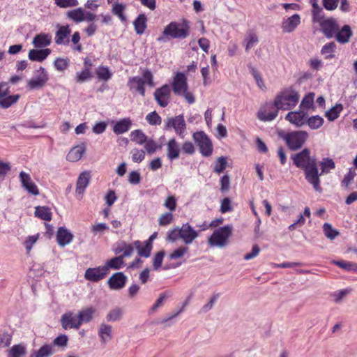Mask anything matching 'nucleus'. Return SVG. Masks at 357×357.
I'll use <instances>...</instances> for the list:
<instances>
[{
    "label": "nucleus",
    "instance_id": "obj_44",
    "mask_svg": "<svg viewBox=\"0 0 357 357\" xmlns=\"http://www.w3.org/2000/svg\"><path fill=\"white\" fill-rule=\"evenodd\" d=\"M126 6L123 3H114L112 8V12L114 15H116L122 22L127 21L126 17L124 14Z\"/></svg>",
    "mask_w": 357,
    "mask_h": 357
},
{
    "label": "nucleus",
    "instance_id": "obj_3",
    "mask_svg": "<svg viewBox=\"0 0 357 357\" xmlns=\"http://www.w3.org/2000/svg\"><path fill=\"white\" fill-rule=\"evenodd\" d=\"M299 99L298 92L290 86L277 94L274 99L275 106L278 109L289 110L297 105Z\"/></svg>",
    "mask_w": 357,
    "mask_h": 357
},
{
    "label": "nucleus",
    "instance_id": "obj_34",
    "mask_svg": "<svg viewBox=\"0 0 357 357\" xmlns=\"http://www.w3.org/2000/svg\"><path fill=\"white\" fill-rule=\"evenodd\" d=\"M85 10L83 8H77L69 10L66 13V16L70 20H73L76 23H79L84 21Z\"/></svg>",
    "mask_w": 357,
    "mask_h": 357
},
{
    "label": "nucleus",
    "instance_id": "obj_46",
    "mask_svg": "<svg viewBox=\"0 0 357 357\" xmlns=\"http://www.w3.org/2000/svg\"><path fill=\"white\" fill-rule=\"evenodd\" d=\"M96 75L100 80L107 81L112 76V72L107 66H100L96 70Z\"/></svg>",
    "mask_w": 357,
    "mask_h": 357
},
{
    "label": "nucleus",
    "instance_id": "obj_13",
    "mask_svg": "<svg viewBox=\"0 0 357 357\" xmlns=\"http://www.w3.org/2000/svg\"><path fill=\"white\" fill-rule=\"evenodd\" d=\"M109 273L107 266H100L96 268H89L84 273V278L92 282H98L104 279Z\"/></svg>",
    "mask_w": 357,
    "mask_h": 357
},
{
    "label": "nucleus",
    "instance_id": "obj_21",
    "mask_svg": "<svg viewBox=\"0 0 357 357\" xmlns=\"http://www.w3.org/2000/svg\"><path fill=\"white\" fill-rule=\"evenodd\" d=\"M20 178L22 183V185L24 188L30 194L33 195H38L39 190L36 185L31 181V176L29 174L24 172L20 173Z\"/></svg>",
    "mask_w": 357,
    "mask_h": 357
},
{
    "label": "nucleus",
    "instance_id": "obj_30",
    "mask_svg": "<svg viewBox=\"0 0 357 357\" xmlns=\"http://www.w3.org/2000/svg\"><path fill=\"white\" fill-rule=\"evenodd\" d=\"M98 335L102 344H106L112 338V327L106 324H101L98 329Z\"/></svg>",
    "mask_w": 357,
    "mask_h": 357
},
{
    "label": "nucleus",
    "instance_id": "obj_42",
    "mask_svg": "<svg viewBox=\"0 0 357 357\" xmlns=\"http://www.w3.org/2000/svg\"><path fill=\"white\" fill-rule=\"evenodd\" d=\"M131 140L137 144H144L147 139V136L141 130H132L130 134Z\"/></svg>",
    "mask_w": 357,
    "mask_h": 357
},
{
    "label": "nucleus",
    "instance_id": "obj_45",
    "mask_svg": "<svg viewBox=\"0 0 357 357\" xmlns=\"http://www.w3.org/2000/svg\"><path fill=\"white\" fill-rule=\"evenodd\" d=\"M124 264L123 257L121 255L115 257L106 262L105 266H107L108 270L109 268L118 270L120 269Z\"/></svg>",
    "mask_w": 357,
    "mask_h": 357
},
{
    "label": "nucleus",
    "instance_id": "obj_63",
    "mask_svg": "<svg viewBox=\"0 0 357 357\" xmlns=\"http://www.w3.org/2000/svg\"><path fill=\"white\" fill-rule=\"evenodd\" d=\"M188 251V248L181 246L169 255L170 259H176L182 257Z\"/></svg>",
    "mask_w": 357,
    "mask_h": 357
},
{
    "label": "nucleus",
    "instance_id": "obj_52",
    "mask_svg": "<svg viewBox=\"0 0 357 357\" xmlns=\"http://www.w3.org/2000/svg\"><path fill=\"white\" fill-rule=\"evenodd\" d=\"M307 125L312 128V129H318L321 126H322L324 123V119L322 117L317 115L311 116L308 119Z\"/></svg>",
    "mask_w": 357,
    "mask_h": 357
},
{
    "label": "nucleus",
    "instance_id": "obj_25",
    "mask_svg": "<svg viewBox=\"0 0 357 357\" xmlns=\"http://www.w3.org/2000/svg\"><path fill=\"white\" fill-rule=\"evenodd\" d=\"M51 50L48 48L41 50H30L28 54L29 59L33 61L42 62L50 54Z\"/></svg>",
    "mask_w": 357,
    "mask_h": 357
},
{
    "label": "nucleus",
    "instance_id": "obj_11",
    "mask_svg": "<svg viewBox=\"0 0 357 357\" xmlns=\"http://www.w3.org/2000/svg\"><path fill=\"white\" fill-rule=\"evenodd\" d=\"M49 79L47 72L43 67L34 72V76L28 81L27 87L29 89H40L45 86Z\"/></svg>",
    "mask_w": 357,
    "mask_h": 357
},
{
    "label": "nucleus",
    "instance_id": "obj_47",
    "mask_svg": "<svg viewBox=\"0 0 357 357\" xmlns=\"http://www.w3.org/2000/svg\"><path fill=\"white\" fill-rule=\"evenodd\" d=\"M92 77L91 71L88 69H83L80 72H77L75 76L76 83H83L89 80Z\"/></svg>",
    "mask_w": 357,
    "mask_h": 357
},
{
    "label": "nucleus",
    "instance_id": "obj_33",
    "mask_svg": "<svg viewBox=\"0 0 357 357\" xmlns=\"http://www.w3.org/2000/svg\"><path fill=\"white\" fill-rule=\"evenodd\" d=\"M147 18L145 14H139L133 22L135 31L137 34H142L146 27Z\"/></svg>",
    "mask_w": 357,
    "mask_h": 357
},
{
    "label": "nucleus",
    "instance_id": "obj_49",
    "mask_svg": "<svg viewBox=\"0 0 357 357\" xmlns=\"http://www.w3.org/2000/svg\"><path fill=\"white\" fill-rule=\"evenodd\" d=\"M245 41L246 42L245 51L248 52L258 43L259 39L256 33L252 31H250L248 33L245 38Z\"/></svg>",
    "mask_w": 357,
    "mask_h": 357
},
{
    "label": "nucleus",
    "instance_id": "obj_56",
    "mask_svg": "<svg viewBox=\"0 0 357 357\" xmlns=\"http://www.w3.org/2000/svg\"><path fill=\"white\" fill-rule=\"evenodd\" d=\"M323 229L325 236L330 239H334L339 234L338 231L333 229L331 225L329 223H324Z\"/></svg>",
    "mask_w": 357,
    "mask_h": 357
},
{
    "label": "nucleus",
    "instance_id": "obj_64",
    "mask_svg": "<svg viewBox=\"0 0 357 357\" xmlns=\"http://www.w3.org/2000/svg\"><path fill=\"white\" fill-rule=\"evenodd\" d=\"M325 19L326 17L324 15L321 8L317 10H312V22L314 23H318L320 24Z\"/></svg>",
    "mask_w": 357,
    "mask_h": 357
},
{
    "label": "nucleus",
    "instance_id": "obj_35",
    "mask_svg": "<svg viewBox=\"0 0 357 357\" xmlns=\"http://www.w3.org/2000/svg\"><path fill=\"white\" fill-rule=\"evenodd\" d=\"M35 216L45 221L52 220V213L48 206H36L34 212Z\"/></svg>",
    "mask_w": 357,
    "mask_h": 357
},
{
    "label": "nucleus",
    "instance_id": "obj_59",
    "mask_svg": "<svg viewBox=\"0 0 357 357\" xmlns=\"http://www.w3.org/2000/svg\"><path fill=\"white\" fill-rule=\"evenodd\" d=\"M144 144V148L149 154H152L155 153L158 149H160V146H159L153 139H146V142Z\"/></svg>",
    "mask_w": 357,
    "mask_h": 357
},
{
    "label": "nucleus",
    "instance_id": "obj_40",
    "mask_svg": "<svg viewBox=\"0 0 357 357\" xmlns=\"http://www.w3.org/2000/svg\"><path fill=\"white\" fill-rule=\"evenodd\" d=\"M319 166L321 170V173L319 174V176L322 174L329 173L331 170L334 169L335 168V164L334 161L331 158H324L320 162Z\"/></svg>",
    "mask_w": 357,
    "mask_h": 357
},
{
    "label": "nucleus",
    "instance_id": "obj_61",
    "mask_svg": "<svg viewBox=\"0 0 357 357\" xmlns=\"http://www.w3.org/2000/svg\"><path fill=\"white\" fill-rule=\"evenodd\" d=\"M165 252L163 250L157 252L153 258V266L154 270H158L162 265Z\"/></svg>",
    "mask_w": 357,
    "mask_h": 357
},
{
    "label": "nucleus",
    "instance_id": "obj_18",
    "mask_svg": "<svg viewBox=\"0 0 357 357\" xmlns=\"http://www.w3.org/2000/svg\"><path fill=\"white\" fill-rule=\"evenodd\" d=\"M335 36L333 38L340 44H347L350 41L351 36H353V31L349 25L345 24L342 26H339L338 31H336Z\"/></svg>",
    "mask_w": 357,
    "mask_h": 357
},
{
    "label": "nucleus",
    "instance_id": "obj_19",
    "mask_svg": "<svg viewBox=\"0 0 357 357\" xmlns=\"http://www.w3.org/2000/svg\"><path fill=\"white\" fill-rule=\"evenodd\" d=\"M61 323L65 330L68 328L78 329L81 326L79 317L74 316L70 312H66L61 316Z\"/></svg>",
    "mask_w": 357,
    "mask_h": 357
},
{
    "label": "nucleus",
    "instance_id": "obj_17",
    "mask_svg": "<svg viewBox=\"0 0 357 357\" xmlns=\"http://www.w3.org/2000/svg\"><path fill=\"white\" fill-rule=\"evenodd\" d=\"M198 236V231L195 230L188 223L183 224L180 228V238L185 244L192 243Z\"/></svg>",
    "mask_w": 357,
    "mask_h": 357
},
{
    "label": "nucleus",
    "instance_id": "obj_57",
    "mask_svg": "<svg viewBox=\"0 0 357 357\" xmlns=\"http://www.w3.org/2000/svg\"><path fill=\"white\" fill-rule=\"evenodd\" d=\"M55 4L60 8L75 7L79 5L77 0H54Z\"/></svg>",
    "mask_w": 357,
    "mask_h": 357
},
{
    "label": "nucleus",
    "instance_id": "obj_8",
    "mask_svg": "<svg viewBox=\"0 0 357 357\" xmlns=\"http://www.w3.org/2000/svg\"><path fill=\"white\" fill-rule=\"evenodd\" d=\"M142 77H133L129 79L128 83L131 84L130 88L132 87V84H135L136 86L135 87L136 91L142 95V96H145V84H148L150 86H154L153 82V76L152 73L149 69H146L144 70L142 74Z\"/></svg>",
    "mask_w": 357,
    "mask_h": 357
},
{
    "label": "nucleus",
    "instance_id": "obj_62",
    "mask_svg": "<svg viewBox=\"0 0 357 357\" xmlns=\"http://www.w3.org/2000/svg\"><path fill=\"white\" fill-rule=\"evenodd\" d=\"M220 191L223 193L227 192L230 188V178L227 174L224 175L220 178Z\"/></svg>",
    "mask_w": 357,
    "mask_h": 357
},
{
    "label": "nucleus",
    "instance_id": "obj_14",
    "mask_svg": "<svg viewBox=\"0 0 357 357\" xmlns=\"http://www.w3.org/2000/svg\"><path fill=\"white\" fill-rule=\"evenodd\" d=\"M279 110L274 102L266 103L259 110L257 118L262 121H271L277 117Z\"/></svg>",
    "mask_w": 357,
    "mask_h": 357
},
{
    "label": "nucleus",
    "instance_id": "obj_48",
    "mask_svg": "<svg viewBox=\"0 0 357 357\" xmlns=\"http://www.w3.org/2000/svg\"><path fill=\"white\" fill-rule=\"evenodd\" d=\"M122 315V310L119 307H115L108 312L106 319L107 321H117L121 319Z\"/></svg>",
    "mask_w": 357,
    "mask_h": 357
},
{
    "label": "nucleus",
    "instance_id": "obj_10",
    "mask_svg": "<svg viewBox=\"0 0 357 357\" xmlns=\"http://www.w3.org/2000/svg\"><path fill=\"white\" fill-rule=\"evenodd\" d=\"M165 128L174 129L175 133L181 139L185 135L186 123L183 114L167 118L165 121Z\"/></svg>",
    "mask_w": 357,
    "mask_h": 357
},
{
    "label": "nucleus",
    "instance_id": "obj_26",
    "mask_svg": "<svg viewBox=\"0 0 357 357\" xmlns=\"http://www.w3.org/2000/svg\"><path fill=\"white\" fill-rule=\"evenodd\" d=\"M301 23V17L298 14H294L282 22V28L284 32H292Z\"/></svg>",
    "mask_w": 357,
    "mask_h": 357
},
{
    "label": "nucleus",
    "instance_id": "obj_41",
    "mask_svg": "<svg viewBox=\"0 0 357 357\" xmlns=\"http://www.w3.org/2000/svg\"><path fill=\"white\" fill-rule=\"evenodd\" d=\"M20 98V96L19 94L9 96L8 94L0 100V107L4 109H7L16 103Z\"/></svg>",
    "mask_w": 357,
    "mask_h": 357
},
{
    "label": "nucleus",
    "instance_id": "obj_4",
    "mask_svg": "<svg viewBox=\"0 0 357 357\" xmlns=\"http://www.w3.org/2000/svg\"><path fill=\"white\" fill-rule=\"evenodd\" d=\"M192 155L195 153V147L190 141L184 142L181 146L175 138H171L167 143V157L169 160L179 158L180 153Z\"/></svg>",
    "mask_w": 357,
    "mask_h": 357
},
{
    "label": "nucleus",
    "instance_id": "obj_37",
    "mask_svg": "<svg viewBox=\"0 0 357 357\" xmlns=\"http://www.w3.org/2000/svg\"><path fill=\"white\" fill-rule=\"evenodd\" d=\"M336 48L337 45L335 42H329L322 47L321 53L324 55L326 59H331L335 57Z\"/></svg>",
    "mask_w": 357,
    "mask_h": 357
},
{
    "label": "nucleus",
    "instance_id": "obj_15",
    "mask_svg": "<svg viewBox=\"0 0 357 357\" xmlns=\"http://www.w3.org/2000/svg\"><path fill=\"white\" fill-rule=\"evenodd\" d=\"M170 94V86L168 84H165L155 91L154 98L160 107H165L169 102Z\"/></svg>",
    "mask_w": 357,
    "mask_h": 357
},
{
    "label": "nucleus",
    "instance_id": "obj_36",
    "mask_svg": "<svg viewBox=\"0 0 357 357\" xmlns=\"http://www.w3.org/2000/svg\"><path fill=\"white\" fill-rule=\"evenodd\" d=\"M26 354V348L23 344L13 345L7 351L8 357H23Z\"/></svg>",
    "mask_w": 357,
    "mask_h": 357
},
{
    "label": "nucleus",
    "instance_id": "obj_6",
    "mask_svg": "<svg viewBox=\"0 0 357 357\" xmlns=\"http://www.w3.org/2000/svg\"><path fill=\"white\" fill-rule=\"evenodd\" d=\"M308 135L305 131H294L282 136L287 147L291 151L300 149L307 139Z\"/></svg>",
    "mask_w": 357,
    "mask_h": 357
},
{
    "label": "nucleus",
    "instance_id": "obj_7",
    "mask_svg": "<svg viewBox=\"0 0 357 357\" xmlns=\"http://www.w3.org/2000/svg\"><path fill=\"white\" fill-rule=\"evenodd\" d=\"M232 227L230 225H225L216 230L208 238V243L212 245L218 247H223L226 245L228 238L231 235Z\"/></svg>",
    "mask_w": 357,
    "mask_h": 357
},
{
    "label": "nucleus",
    "instance_id": "obj_1",
    "mask_svg": "<svg viewBox=\"0 0 357 357\" xmlns=\"http://www.w3.org/2000/svg\"><path fill=\"white\" fill-rule=\"evenodd\" d=\"M310 153V150L305 148L301 151L292 154L291 158L294 165L303 171L307 181L312 185L316 191L321 192L322 188L320 185L317 159L314 157H311Z\"/></svg>",
    "mask_w": 357,
    "mask_h": 357
},
{
    "label": "nucleus",
    "instance_id": "obj_51",
    "mask_svg": "<svg viewBox=\"0 0 357 357\" xmlns=\"http://www.w3.org/2000/svg\"><path fill=\"white\" fill-rule=\"evenodd\" d=\"M70 64V60L68 58H56L54 62V68L58 71H64L66 70Z\"/></svg>",
    "mask_w": 357,
    "mask_h": 357
},
{
    "label": "nucleus",
    "instance_id": "obj_12",
    "mask_svg": "<svg viewBox=\"0 0 357 357\" xmlns=\"http://www.w3.org/2000/svg\"><path fill=\"white\" fill-rule=\"evenodd\" d=\"M340 26L338 20L333 17H326L319 24L321 31L328 39L335 36Z\"/></svg>",
    "mask_w": 357,
    "mask_h": 357
},
{
    "label": "nucleus",
    "instance_id": "obj_27",
    "mask_svg": "<svg viewBox=\"0 0 357 357\" xmlns=\"http://www.w3.org/2000/svg\"><path fill=\"white\" fill-rule=\"evenodd\" d=\"M86 151L84 144L73 147L66 155V160L69 162H77L79 160Z\"/></svg>",
    "mask_w": 357,
    "mask_h": 357
},
{
    "label": "nucleus",
    "instance_id": "obj_54",
    "mask_svg": "<svg viewBox=\"0 0 357 357\" xmlns=\"http://www.w3.org/2000/svg\"><path fill=\"white\" fill-rule=\"evenodd\" d=\"M147 122L152 126L160 125L162 122L161 117L156 112H152L146 116Z\"/></svg>",
    "mask_w": 357,
    "mask_h": 357
},
{
    "label": "nucleus",
    "instance_id": "obj_2",
    "mask_svg": "<svg viewBox=\"0 0 357 357\" xmlns=\"http://www.w3.org/2000/svg\"><path fill=\"white\" fill-rule=\"evenodd\" d=\"M190 30L189 22L186 20H183L181 22H171L164 28L162 36L157 38V41L165 43L170 39H185L189 36Z\"/></svg>",
    "mask_w": 357,
    "mask_h": 357
},
{
    "label": "nucleus",
    "instance_id": "obj_43",
    "mask_svg": "<svg viewBox=\"0 0 357 357\" xmlns=\"http://www.w3.org/2000/svg\"><path fill=\"white\" fill-rule=\"evenodd\" d=\"M96 310L93 307H88L82 311H80L78 314L79 319L81 325L83 322H89L93 317Z\"/></svg>",
    "mask_w": 357,
    "mask_h": 357
},
{
    "label": "nucleus",
    "instance_id": "obj_60",
    "mask_svg": "<svg viewBox=\"0 0 357 357\" xmlns=\"http://www.w3.org/2000/svg\"><path fill=\"white\" fill-rule=\"evenodd\" d=\"M173 218V214L171 212H166L160 216L158 224L160 226H166L172 222Z\"/></svg>",
    "mask_w": 357,
    "mask_h": 357
},
{
    "label": "nucleus",
    "instance_id": "obj_29",
    "mask_svg": "<svg viewBox=\"0 0 357 357\" xmlns=\"http://www.w3.org/2000/svg\"><path fill=\"white\" fill-rule=\"evenodd\" d=\"M132 126V121L129 118H124L117 121L113 126V132L116 135H121L128 132Z\"/></svg>",
    "mask_w": 357,
    "mask_h": 357
},
{
    "label": "nucleus",
    "instance_id": "obj_32",
    "mask_svg": "<svg viewBox=\"0 0 357 357\" xmlns=\"http://www.w3.org/2000/svg\"><path fill=\"white\" fill-rule=\"evenodd\" d=\"M54 354L52 344H45L37 351H33L29 357H50Z\"/></svg>",
    "mask_w": 357,
    "mask_h": 357
},
{
    "label": "nucleus",
    "instance_id": "obj_23",
    "mask_svg": "<svg viewBox=\"0 0 357 357\" xmlns=\"http://www.w3.org/2000/svg\"><path fill=\"white\" fill-rule=\"evenodd\" d=\"M133 245L137 250L139 256L145 258L150 257L153 248L152 243L150 241H145L143 243L137 240L133 243Z\"/></svg>",
    "mask_w": 357,
    "mask_h": 357
},
{
    "label": "nucleus",
    "instance_id": "obj_22",
    "mask_svg": "<svg viewBox=\"0 0 357 357\" xmlns=\"http://www.w3.org/2000/svg\"><path fill=\"white\" fill-rule=\"evenodd\" d=\"M91 180L90 172L84 171L82 172L77 178L76 183V192L78 195H83L85 189L89 184Z\"/></svg>",
    "mask_w": 357,
    "mask_h": 357
},
{
    "label": "nucleus",
    "instance_id": "obj_58",
    "mask_svg": "<svg viewBox=\"0 0 357 357\" xmlns=\"http://www.w3.org/2000/svg\"><path fill=\"white\" fill-rule=\"evenodd\" d=\"M250 72H251L253 77L255 78L257 86L261 90H265L266 86H265L264 82L261 75L259 74V73L253 67L250 68Z\"/></svg>",
    "mask_w": 357,
    "mask_h": 357
},
{
    "label": "nucleus",
    "instance_id": "obj_16",
    "mask_svg": "<svg viewBox=\"0 0 357 357\" xmlns=\"http://www.w3.org/2000/svg\"><path fill=\"white\" fill-rule=\"evenodd\" d=\"M127 277L122 272H117L108 279L107 284L112 290H119L123 289L126 284Z\"/></svg>",
    "mask_w": 357,
    "mask_h": 357
},
{
    "label": "nucleus",
    "instance_id": "obj_24",
    "mask_svg": "<svg viewBox=\"0 0 357 357\" xmlns=\"http://www.w3.org/2000/svg\"><path fill=\"white\" fill-rule=\"evenodd\" d=\"M306 113L303 110L298 112H290L286 116L285 119L289 121L297 126H302L305 123Z\"/></svg>",
    "mask_w": 357,
    "mask_h": 357
},
{
    "label": "nucleus",
    "instance_id": "obj_5",
    "mask_svg": "<svg viewBox=\"0 0 357 357\" xmlns=\"http://www.w3.org/2000/svg\"><path fill=\"white\" fill-rule=\"evenodd\" d=\"M172 90L175 95L183 96L188 104H192L195 101L193 94L188 91L187 77L183 73H177L172 84Z\"/></svg>",
    "mask_w": 357,
    "mask_h": 357
},
{
    "label": "nucleus",
    "instance_id": "obj_9",
    "mask_svg": "<svg viewBox=\"0 0 357 357\" xmlns=\"http://www.w3.org/2000/svg\"><path fill=\"white\" fill-rule=\"evenodd\" d=\"M193 139L197 144L201 154L209 157L213 153V144L211 139L202 131L196 132L192 135Z\"/></svg>",
    "mask_w": 357,
    "mask_h": 357
},
{
    "label": "nucleus",
    "instance_id": "obj_20",
    "mask_svg": "<svg viewBox=\"0 0 357 357\" xmlns=\"http://www.w3.org/2000/svg\"><path fill=\"white\" fill-rule=\"evenodd\" d=\"M71 31L69 25L58 26L54 37L55 43L57 45H68L70 42L69 36Z\"/></svg>",
    "mask_w": 357,
    "mask_h": 357
},
{
    "label": "nucleus",
    "instance_id": "obj_38",
    "mask_svg": "<svg viewBox=\"0 0 357 357\" xmlns=\"http://www.w3.org/2000/svg\"><path fill=\"white\" fill-rule=\"evenodd\" d=\"M343 110V106L342 104H336L332 108L325 113V116L330 121H333L337 119L342 111Z\"/></svg>",
    "mask_w": 357,
    "mask_h": 357
},
{
    "label": "nucleus",
    "instance_id": "obj_53",
    "mask_svg": "<svg viewBox=\"0 0 357 357\" xmlns=\"http://www.w3.org/2000/svg\"><path fill=\"white\" fill-rule=\"evenodd\" d=\"M314 99V93H309L303 98L300 107L309 109L313 106Z\"/></svg>",
    "mask_w": 357,
    "mask_h": 357
},
{
    "label": "nucleus",
    "instance_id": "obj_39",
    "mask_svg": "<svg viewBox=\"0 0 357 357\" xmlns=\"http://www.w3.org/2000/svg\"><path fill=\"white\" fill-rule=\"evenodd\" d=\"M332 263L340 268L347 271L357 273V264L351 261H347L344 260L336 261L334 260Z\"/></svg>",
    "mask_w": 357,
    "mask_h": 357
},
{
    "label": "nucleus",
    "instance_id": "obj_31",
    "mask_svg": "<svg viewBox=\"0 0 357 357\" xmlns=\"http://www.w3.org/2000/svg\"><path fill=\"white\" fill-rule=\"evenodd\" d=\"M52 36L47 33L37 34L33 40V45L36 48H43L50 45Z\"/></svg>",
    "mask_w": 357,
    "mask_h": 357
},
{
    "label": "nucleus",
    "instance_id": "obj_50",
    "mask_svg": "<svg viewBox=\"0 0 357 357\" xmlns=\"http://www.w3.org/2000/svg\"><path fill=\"white\" fill-rule=\"evenodd\" d=\"M227 166V158L224 156L219 157L215 164L213 172L218 174L223 172Z\"/></svg>",
    "mask_w": 357,
    "mask_h": 357
},
{
    "label": "nucleus",
    "instance_id": "obj_28",
    "mask_svg": "<svg viewBox=\"0 0 357 357\" xmlns=\"http://www.w3.org/2000/svg\"><path fill=\"white\" fill-rule=\"evenodd\" d=\"M73 236L64 227H59L56 233V241L59 245L64 246L69 244L73 240Z\"/></svg>",
    "mask_w": 357,
    "mask_h": 357
},
{
    "label": "nucleus",
    "instance_id": "obj_55",
    "mask_svg": "<svg viewBox=\"0 0 357 357\" xmlns=\"http://www.w3.org/2000/svg\"><path fill=\"white\" fill-rule=\"evenodd\" d=\"M131 158L134 162L139 163L145 158V151L137 149H133L131 152Z\"/></svg>",
    "mask_w": 357,
    "mask_h": 357
}]
</instances>
